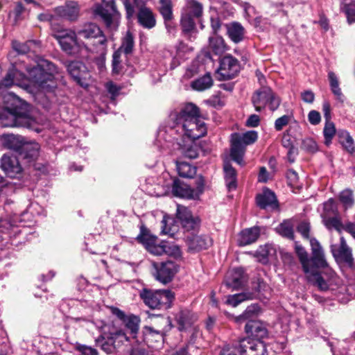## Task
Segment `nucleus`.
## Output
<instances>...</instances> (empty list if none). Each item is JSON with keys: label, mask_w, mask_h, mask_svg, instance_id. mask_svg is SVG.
<instances>
[{"label": "nucleus", "mask_w": 355, "mask_h": 355, "mask_svg": "<svg viewBox=\"0 0 355 355\" xmlns=\"http://www.w3.org/2000/svg\"><path fill=\"white\" fill-rule=\"evenodd\" d=\"M339 201L343 205L345 209L352 207L354 204L352 191L347 189L341 191L339 194Z\"/></svg>", "instance_id": "nucleus-40"}, {"label": "nucleus", "mask_w": 355, "mask_h": 355, "mask_svg": "<svg viewBox=\"0 0 355 355\" xmlns=\"http://www.w3.org/2000/svg\"><path fill=\"white\" fill-rule=\"evenodd\" d=\"M145 339L149 347L154 349H159L164 342L163 331L162 329H155L153 327L146 328Z\"/></svg>", "instance_id": "nucleus-20"}, {"label": "nucleus", "mask_w": 355, "mask_h": 355, "mask_svg": "<svg viewBox=\"0 0 355 355\" xmlns=\"http://www.w3.org/2000/svg\"><path fill=\"white\" fill-rule=\"evenodd\" d=\"M248 299H250L249 295H247L245 293H238L228 296L227 303L235 307L237 305H239L241 302Z\"/></svg>", "instance_id": "nucleus-50"}, {"label": "nucleus", "mask_w": 355, "mask_h": 355, "mask_svg": "<svg viewBox=\"0 0 355 355\" xmlns=\"http://www.w3.org/2000/svg\"><path fill=\"white\" fill-rule=\"evenodd\" d=\"M245 329L246 333L257 339L256 341L258 342H260L259 339L266 337L268 334V331L264 324L257 320H250L245 324ZM250 339L251 340V338ZM253 341L254 340H253Z\"/></svg>", "instance_id": "nucleus-19"}, {"label": "nucleus", "mask_w": 355, "mask_h": 355, "mask_svg": "<svg viewBox=\"0 0 355 355\" xmlns=\"http://www.w3.org/2000/svg\"><path fill=\"white\" fill-rule=\"evenodd\" d=\"M172 194L178 198L186 199H196L198 192L191 189L189 185L179 180H175L171 188Z\"/></svg>", "instance_id": "nucleus-17"}, {"label": "nucleus", "mask_w": 355, "mask_h": 355, "mask_svg": "<svg viewBox=\"0 0 355 355\" xmlns=\"http://www.w3.org/2000/svg\"><path fill=\"white\" fill-rule=\"evenodd\" d=\"M159 10L162 15L166 26L173 19L172 2L171 0H159Z\"/></svg>", "instance_id": "nucleus-36"}, {"label": "nucleus", "mask_w": 355, "mask_h": 355, "mask_svg": "<svg viewBox=\"0 0 355 355\" xmlns=\"http://www.w3.org/2000/svg\"><path fill=\"white\" fill-rule=\"evenodd\" d=\"M1 167L11 178L19 179L23 175V168L15 156L4 155L1 159Z\"/></svg>", "instance_id": "nucleus-15"}, {"label": "nucleus", "mask_w": 355, "mask_h": 355, "mask_svg": "<svg viewBox=\"0 0 355 355\" xmlns=\"http://www.w3.org/2000/svg\"><path fill=\"white\" fill-rule=\"evenodd\" d=\"M331 251L337 262L345 263L349 267L353 266L354 259L352 250L347 245L343 237L340 238L339 245H331Z\"/></svg>", "instance_id": "nucleus-16"}, {"label": "nucleus", "mask_w": 355, "mask_h": 355, "mask_svg": "<svg viewBox=\"0 0 355 355\" xmlns=\"http://www.w3.org/2000/svg\"><path fill=\"white\" fill-rule=\"evenodd\" d=\"M152 274L155 279L163 284L171 282L179 270V266L171 261L152 262Z\"/></svg>", "instance_id": "nucleus-11"}, {"label": "nucleus", "mask_w": 355, "mask_h": 355, "mask_svg": "<svg viewBox=\"0 0 355 355\" xmlns=\"http://www.w3.org/2000/svg\"><path fill=\"white\" fill-rule=\"evenodd\" d=\"M209 48L216 55L222 54L227 49L223 38L218 35L209 39Z\"/></svg>", "instance_id": "nucleus-35"}, {"label": "nucleus", "mask_w": 355, "mask_h": 355, "mask_svg": "<svg viewBox=\"0 0 355 355\" xmlns=\"http://www.w3.org/2000/svg\"><path fill=\"white\" fill-rule=\"evenodd\" d=\"M260 311L259 306L257 304H251L248 306L245 312L236 318V322H240L242 320H248L257 315Z\"/></svg>", "instance_id": "nucleus-45"}, {"label": "nucleus", "mask_w": 355, "mask_h": 355, "mask_svg": "<svg viewBox=\"0 0 355 355\" xmlns=\"http://www.w3.org/2000/svg\"><path fill=\"white\" fill-rule=\"evenodd\" d=\"M341 9L347 15L349 23L355 22V8L354 7L345 3Z\"/></svg>", "instance_id": "nucleus-55"}, {"label": "nucleus", "mask_w": 355, "mask_h": 355, "mask_svg": "<svg viewBox=\"0 0 355 355\" xmlns=\"http://www.w3.org/2000/svg\"><path fill=\"white\" fill-rule=\"evenodd\" d=\"M121 53L120 51H116L112 56V71L114 73H119L121 70Z\"/></svg>", "instance_id": "nucleus-52"}, {"label": "nucleus", "mask_w": 355, "mask_h": 355, "mask_svg": "<svg viewBox=\"0 0 355 355\" xmlns=\"http://www.w3.org/2000/svg\"><path fill=\"white\" fill-rule=\"evenodd\" d=\"M139 318L136 316H130L126 318L124 322L126 326L131 329L132 332H135L138 329Z\"/></svg>", "instance_id": "nucleus-57"}, {"label": "nucleus", "mask_w": 355, "mask_h": 355, "mask_svg": "<svg viewBox=\"0 0 355 355\" xmlns=\"http://www.w3.org/2000/svg\"><path fill=\"white\" fill-rule=\"evenodd\" d=\"M19 104L16 96L12 94L5 95L4 107L0 108V126H31L33 120L21 111Z\"/></svg>", "instance_id": "nucleus-3"}, {"label": "nucleus", "mask_w": 355, "mask_h": 355, "mask_svg": "<svg viewBox=\"0 0 355 355\" xmlns=\"http://www.w3.org/2000/svg\"><path fill=\"white\" fill-rule=\"evenodd\" d=\"M164 253L168 256L178 258L181 257V250L178 245L164 242Z\"/></svg>", "instance_id": "nucleus-48"}, {"label": "nucleus", "mask_w": 355, "mask_h": 355, "mask_svg": "<svg viewBox=\"0 0 355 355\" xmlns=\"http://www.w3.org/2000/svg\"><path fill=\"white\" fill-rule=\"evenodd\" d=\"M111 339L113 341V345L114 347H118L120 346L121 343L123 344L125 342L128 341V338L127 337L125 334L121 330L112 333Z\"/></svg>", "instance_id": "nucleus-49"}, {"label": "nucleus", "mask_w": 355, "mask_h": 355, "mask_svg": "<svg viewBox=\"0 0 355 355\" xmlns=\"http://www.w3.org/2000/svg\"><path fill=\"white\" fill-rule=\"evenodd\" d=\"M223 170L225 173L226 187L227 189L229 191L236 189L237 187L236 170L232 166V165L228 162H224Z\"/></svg>", "instance_id": "nucleus-30"}, {"label": "nucleus", "mask_w": 355, "mask_h": 355, "mask_svg": "<svg viewBox=\"0 0 355 355\" xmlns=\"http://www.w3.org/2000/svg\"><path fill=\"white\" fill-rule=\"evenodd\" d=\"M40 145L35 141H25L21 147V155L28 162L35 159L39 155Z\"/></svg>", "instance_id": "nucleus-25"}, {"label": "nucleus", "mask_w": 355, "mask_h": 355, "mask_svg": "<svg viewBox=\"0 0 355 355\" xmlns=\"http://www.w3.org/2000/svg\"><path fill=\"white\" fill-rule=\"evenodd\" d=\"M24 138L15 135H3L0 136V142L3 147L13 150H19L22 146Z\"/></svg>", "instance_id": "nucleus-27"}, {"label": "nucleus", "mask_w": 355, "mask_h": 355, "mask_svg": "<svg viewBox=\"0 0 355 355\" xmlns=\"http://www.w3.org/2000/svg\"><path fill=\"white\" fill-rule=\"evenodd\" d=\"M213 85V80L209 73L201 77V91L210 88Z\"/></svg>", "instance_id": "nucleus-59"}, {"label": "nucleus", "mask_w": 355, "mask_h": 355, "mask_svg": "<svg viewBox=\"0 0 355 355\" xmlns=\"http://www.w3.org/2000/svg\"><path fill=\"white\" fill-rule=\"evenodd\" d=\"M177 170L180 176L186 178H193L196 175L198 168L187 162H178Z\"/></svg>", "instance_id": "nucleus-34"}, {"label": "nucleus", "mask_w": 355, "mask_h": 355, "mask_svg": "<svg viewBox=\"0 0 355 355\" xmlns=\"http://www.w3.org/2000/svg\"><path fill=\"white\" fill-rule=\"evenodd\" d=\"M258 138V134L254 130L247 131L243 134L233 133L231 135L230 157L241 166H244L243 157L246 146L254 144Z\"/></svg>", "instance_id": "nucleus-6"}, {"label": "nucleus", "mask_w": 355, "mask_h": 355, "mask_svg": "<svg viewBox=\"0 0 355 355\" xmlns=\"http://www.w3.org/2000/svg\"><path fill=\"white\" fill-rule=\"evenodd\" d=\"M244 281L243 269L235 268L228 273L225 283L227 287L238 289L243 285Z\"/></svg>", "instance_id": "nucleus-26"}, {"label": "nucleus", "mask_w": 355, "mask_h": 355, "mask_svg": "<svg viewBox=\"0 0 355 355\" xmlns=\"http://www.w3.org/2000/svg\"><path fill=\"white\" fill-rule=\"evenodd\" d=\"M303 148L309 152L315 153L318 150L316 142L311 138H306L302 141Z\"/></svg>", "instance_id": "nucleus-54"}, {"label": "nucleus", "mask_w": 355, "mask_h": 355, "mask_svg": "<svg viewBox=\"0 0 355 355\" xmlns=\"http://www.w3.org/2000/svg\"><path fill=\"white\" fill-rule=\"evenodd\" d=\"M105 87L107 92L112 95V98H114L119 94L121 87L112 82H109L106 84Z\"/></svg>", "instance_id": "nucleus-62"}, {"label": "nucleus", "mask_w": 355, "mask_h": 355, "mask_svg": "<svg viewBox=\"0 0 355 355\" xmlns=\"http://www.w3.org/2000/svg\"><path fill=\"white\" fill-rule=\"evenodd\" d=\"M256 199L257 205L261 209L275 208L277 206L276 196L269 189H266L263 193L257 195Z\"/></svg>", "instance_id": "nucleus-24"}, {"label": "nucleus", "mask_w": 355, "mask_h": 355, "mask_svg": "<svg viewBox=\"0 0 355 355\" xmlns=\"http://www.w3.org/2000/svg\"><path fill=\"white\" fill-rule=\"evenodd\" d=\"M66 67L70 76L79 85L83 87L88 86L87 80L90 76L83 62L73 61L67 64Z\"/></svg>", "instance_id": "nucleus-14"}, {"label": "nucleus", "mask_w": 355, "mask_h": 355, "mask_svg": "<svg viewBox=\"0 0 355 355\" xmlns=\"http://www.w3.org/2000/svg\"><path fill=\"white\" fill-rule=\"evenodd\" d=\"M171 117L175 123L174 128H178L177 131L181 130L184 135L192 141L198 139L200 137L199 110L196 105L188 103L180 109L179 112L172 114Z\"/></svg>", "instance_id": "nucleus-2"}, {"label": "nucleus", "mask_w": 355, "mask_h": 355, "mask_svg": "<svg viewBox=\"0 0 355 355\" xmlns=\"http://www.w3.org/2000/svg\"><path fill=\"white\" fill-rule=\"evenodd\" d=\"M137 239L151 254L155 255L164 254V242H162L161 244H157V237L148 234H141L137 237Z\"/></svg>", "instance_id": "nucleus-18"}, {"label": "nucleus", "mask_w": 355, "mask_h": 355, "mask_svg": "<svg viewBox=\"0 0 355 355\" xmlns=\"http://www.w3.org/2000/svg\"><path fill=\"white\" fill-rule=\"evenodd\" d=\"M328 77L332 92L337 96L338 98H340L342 96V92L339 87L338 80L336 74L334 72L330 71L328 73Z\"/></svg>", "instance_id": "nucleus-46"}, {"label": "nucleus", "mask_w": 355, "mask_h": 355, "mask_svg": "<svg viewBox=\"0 0 355 355\" xmlns=\"http://www.w3.org/2000/svg\"><path fill=\"white\" fill-rule=\"evenodd\" d=\"M76 32L80 37H82L85 40L98 38V44L101 37H105L102 34V31L100 28L92 23L85 24L82 28L77 30Z\"/></svg>", "instance_id": "nucleus-22"}, {"label": "nucleus", "mask_w": 355, "mask_h": 355, "mask_svg": "<svg viewBox=\"0 0 355 355\" xmlns=\"http://www.w3.org/2000/svg\"><path fill=\"white\" fill-rule=\"evenodd\" d=\"M55 13L61 17L69 20L75 19L79 12L78 3L74 1H68L64 6L57 7L55 9Z\"/></svg>", "instance_id": "nucleus-21"}, {"label": "nucleus", "mask_w": 355, "mask_h": 355, "mask_svg": "<svg viewBox=\"0 0 355 355\" xmlns=\"http://www.w3.org/2000/svg\"><path fill=\"white\" fill-rule=\"evenodd\" d=\"M200 17V4L189 0L182 12L181 26L184 33H191L196 28V19Z\"/></svg>", "instance_id": "nucleus-12"}, {"label": "nucleus", "mask_w": 355, "mask_h": 355, "mask_svg": "<svg viewBox=\"0 0 355 355\" xmlns=\"http://www.w3.org/2000/svg\"><path fill=\"white\" fill-rule=\"evenodd\" d=\"M308 119L311 124L314 125H318L321 121L320 114L318 111L311 110L308 114Z\"/></svg>", "instance_id": "nucleus-61"}, {"label": "nucleus", "mask_w": 355, "mask_h": 355, "mask_svg": "<svg viewBox=\"0 0 355 355\" xmlns=\"http://www.w3.org/2000/svg\"><path fill=\"white\" fill-rule=\"evenodd\" d=\"M198 67H199V62L198 61H195L192 66L187 69L186 71L184 78L186 79H190L193 78L195 75H197L198 73Z\"/></svg>", "instance_id": "nucleus-56"}, {"label": "nucleus", "mask_w": 355, "mask_h": 355, "mask_svg": "<svg viewBox=\"0 0 355 355\" xmlns=\"http://www.w3.org/2000/svg\"><path fill=\"white\" fill-rule=\"evenodd\" d=\"M183 153L184 154L185 157L188 158H196L198 155V147L196 146H193V145H191L187 149H184L183 150Z\"/></svg>", "instance_id": "nucleus-63"}, {"label": "nucleus", "mask_w": 355, "mask_h": 355, "mask_svg": "<svg viewBox=\"0 0 355 355\" xmlns=\"http://www.w3.org/2000/svg\"><path fill=\"white\" fill-rule=\"evenodd\" d=\"M220 65L216 72L220 80H230L234 78L240 71V64L236 58L231 55L220 60Z\"/></svg>", "instance_id": "nucleus-13"}, {"label": "nucleus", "mask_w": 355, "mask_h": 355, "mask_svg": "<svg viewBox=\"0 0 355 355\" xmlns=\"http://www.w3.org/2000/svg\"><path fill=\"white\" fill-rule=\"evenodd\" d=\"M27 76L16 69H10L1 80L2 88H8L16 84L24 87L33 85L39 90L51 91L55 87L53 75L57 73V67L47 60H42L40 64L32 68H27Z\"/></svg>", "instance_id": "nucleus-1"}, {"label": "nucleus", "mask_w": 355, "mask_h": 355, "mask_svg": "<svg viewBox=\"0 0 355 355\" xmlns=\"http://www.w3.org/2000/svg\"><path fill=\"white\" fill-rule=\"evenodd\" d=\"M275 253L274 248L269 244L260 246L255 252L254 257L257 261L263 264H266L269 261V258Z\"/></svg>", "instance_id": "nucleus-32"}, {"label": "nucleus", "mask_w": 355, "mask_h": 355, "mask_svg": "<svg viewBox=\"0 0 355 355\" xmlns=\"http://www.w3.org/2000/svg\"><path fill=\"white\" fill-rule=\"evenodd\" d=\"M297 232L303 238L309 239L310 224L306 221L301 222L297 227Z\"/></svg>", "instance_id": "nucleus-53"}, {"label": "nucleus", "mask_w": 355, "mask_h": 355, "mask_svg": "<svg viewBox=\"0 0 355 355\" xmlns=\"http://www.w3.org/2000/svg\"><path fill=\"white\" fill-rule=\"evenodd\" d=\"M78 35L77 32L72 29H64L55 35V37L58 41L62 50L69 55H77L83 51L93 52L94 49L78 40Z\"/></svg>", "instance_id": "nucleus-7"}, {"label": "nucleus", "mask_w": 355, "mask_h": 355, "mask_svg": "<svg viewBox=\"0 0 355 355\" xmlns=\"http://www.w3.org/2000/svg\"><path fill=\"white\" fill-rule=\"evenodd\" d=\"M324 225L329 230L334 229L340 232L343 229V225L337 217L328 218L324 216Z\"/></svg>", "instance_id": "nucleus-47"}, {"label": "nucleus", "mask_w": 355, "mask_h": 355, "mask_svg": "<svg viewBox=\"0 0 355 355\" xmlns=\"http://www.w3.org/2000/svg\"><path fill=\"white\" fill-rule=\"evenodd\" d=\"M290 121V116L288 115H284L277 119L275 122V128L277 130L279 131L286 126Z\"/></svg>", "instance_id": "nucleus-58"}, {"label": "nucleus", "mask_w": 355, "mask_h": 355, "mask_svg": "<svg viewBox=\"0 0 355 355\" xmlns=\"http://www.w3.org/2000/svg\"><path fill=\"white\" fill-rule=\"evenodd\" d=\"M327 266H315V272L313 275L311 277H306L307 279L309 282H314L317 284V286L319 287L321 290H327L328 288V284L327 283L322 279V277L320 275L318 272V268H327Z\"/></svg>", "instance_id": "nucleus-42"}, {"label": "nucleus", "mask_w": 355, "mask_h": 355, "mask_svg": "<svg viewBox=\"0 0 355 355\" xmlns=\"http://www.w3.org/2000/svg\"><path fill=\"white\" fill-rule=\"evenodd\" d=\"M324 144L329 146L331 143V140L336 134V128L334 124L331 121H326L324 130Z\"/></svg>", "instance_id": "nucleus-44"}, {"label": "nucleus", "mask_w": 355, "mask_h": 355, "mask_svg": "<svg viewBox=\"0 0 355 355\" xmlns=\"http://www.w3.org/2000/svg\"><path fill=\"white\" fill-rule=\"evenodd\" d=\"M339 141L343 147L349 153L355 151L354 142L352 137L347 132H341L339 133Z\"/></svg>", "instance_id": "nucleus-38"}, {"label": "nucleus", "mask_w": 355, "mask_h": 355, "mask_svg": "<svg viewBox=\"0 0 355 355\" xmlns=\"http://www.w3.org/2000/svg\"><path fill=\"white\" fill-rule=\"evenodd\" d=\"M176 217L184 229L189 250L191 252H197L199 246L198 220L193 218L187 207L180 205H177Z\"/></svg>", "instance_id": "nucleus-5"}, {"label": "nucleus", "mask_w": 355, "mask_h": 355, "mask_svg": "<svg viewBox=\"0 0 355 355\" xmlns=\"http://www.w3.org/2000/svg\"><path fill=\"white\" fill-rule=\"evenodd\" d=\"M107 39L105 37H102L99 40V46L97 53H99V56L94 59V63L98 67L99 71H102L105 69V54L107 52Z\"/></svg>", "instance_id": "nucleus-33"}, {"label": "nucleus", "mask_w": 355, "mask_h": 355, "mask_svg": "<svg viewBox=\"0 0 355 355\" xmlns=\"http://www.w3.org/2000/svg\"><path fill=\"white\" fill-rule=\"evenodd\" d=\"M173 222V220L172 218H171L168 216H164L162 220V233L163 234L168 235L171 237H173L177 230L178 227L175 225H171L172 223Z\"/></svg>", "instance_id": "nucleus-39"}, {"label": "nucleus", "mask_w": 355, "mask_h": 355, "mask_svg": "<svg viewBox=\"0 0 355 355\" xmlns=\"http://www.w3.org/2000/svg\"><path fill=\"white\" fill-rule=\"evenodd\" d=\"M266 352L263 343L244 338L236 346L225 347L220 355H266Z\"/></svg>", "instance_id": "nucleus-9"}, {"label": "nucleus", "mask_w": 355, "mask_h": 355, "mask_svg": "<svg viewBox=\"0 0 355 355\" xmlns=\"http://www.w3.org/2000/svg\"><path fill=\"white\" fill-rule=\"evenodd\" d=\"M140 297L144 304L150 309H160L164 306L166 309L170 305L174 299V293L170 290H149L144 288L140 292Z\"/></svg>", "instance_id": "nucleus-8"}, {"label": "nucleus", "mask_w": 355, "mask_h": 355, "mask_svg": "<svg viewBox=\"0 0 355 355\" xmlns=\"http://www.w3.org/2000/svg\"><path fill=\"white\" fill-rule=\"evenodd\" d=\"M138 20L140 24L146 28L155 26V19L152 11L146 7L141 8L138 13Z\"/></svg>", "instance_id": "nucleus-31"}, {"label": "nucleus", "mask_w": 355, "mask_h": 355, "mask_svg": "<svg viewBox=\"0 0 355 355\" xmlns=\"http://www.w3.org/2000/svg\"><path fill=\"white\" fill-rule=\"evenodd\" d=\"M37 47V44L35 41H28L24 43H21L17 41L12 42V48L17 53L25 54L31 50L35 51Z\"/></svg>", "instance_id": "nucleus-37"}, {"label": "nucleus", "mask_w": 355, "mask_h": 355, "mask_svg": "<svg viewBox=\"0 0 355 355\" xmlns=\"http://www.w3.org/2000/svg\"><path fill=\"white\" fill-rule=\"evenodd\" d=\"M260 234L259 228L254 227L242 230L238 238L239 245H247L255 242Z\"/></svg>", "instance_id": "nucleus-23"}, {"label": "nucleus", "mask_w": 355, "mask_h": 355, "mask_svg": "<svg viewBox=\"0 0 355 355\" xmlns=\"http://www.w3.org/2000/svg\"><path fill=\"white\" fill-rule=\"evenodd\" d=\"M276 231L280 235L289 239L293 238V225L289 220H284L277 227Z\"/></svg>", "instance_id": "nucleus-41"}, {"label": "nucleus", "mask_w": 355, "mask_h": 355, "mask_svg": "<svg viewBox=\"0 0 355 355\" xmlns=\"http://www.w3.org/2000/svg\"><path fill=\"white\" fill-rule=\"evenodd\" d=\"M227 34L234 43H239L243 40L245 34L244 28L238 22H232L225 24Z\"/></svg>", "instance_id": "nucleus-28"}, {"label": "nucleus", "mask_w": 355, "mask_h": 355, "mask_svg": "<svg viewBox=\"0 0 355 355\" xmlns=\"http://www.w3.org/2000/svg\"><path fill=\"white\" fill-rule=\"evenodd\" d=\"M128 355H152L143 344L137 343L132 345Z\"/></svg>", "instance_id": "nucleus-51"}, {"label": "nucleus", "mask_w": 355, "mask_h": 355, "mask_svg": "<svg viewBox=\"0 0 355 355\" xmlns=\"http://www.w3.org/2000/svg\"><path fill=\"white\" fill-rule=\"evenodd\" d=\"M98 12L108 24L112 17L117 14L114 0H103L102 6L99 8Z\"/></svg>", "instance_id": "nucleus-29"}, {"label": "nucleus", "mask_w": 355, "mask_h": 355, "mask_svg": "<svg viewBox=\"0 0 355 355\" xmlns=\"http://www.w3.org/2000/svg\"><path fill=\"white\" fill-rule=\"evenodd\" d=\"M205 103L214 107H222L223 105V103L219 96V93L214 95L209 99L205 101Z\"/></svg>", "instance_id": "nucleus-60"}, {"label": "nucleus", "mask_w": 355, "mask_h": 355, "mask_svg": "<svg viewBox=\"0 0 355 355\" xmlns=\"http://www.w3.org/2000/svg\"><path fill=\"white\" fill-rule=\"evenodd\" d=\"M312 257L311 259L306 250L295 243V250L306 277H311L315 272V266H327L323 249L315 239H310Z\"/></svg>", "instance_id": "nucleus-4"}, {"label": "nucleus", "mask_w": 355, "mask_h": 355, "mask_svg": "<svg viewBox=\"0 0 355 355\" xmlns=\"http://www.w3.org/2000/svg\"><path fill=\"white\" fill-rule=\"evenodd\" d=\"M256 111L261 112L267 105L272 111L277 110L280 105V99L268 87H261L252 97Z\"/></svg>", "instance_id": "nucleus-10"}, {"label": "nucleus", "mask_w": 355, "mask_h": 355, "mask_svg": "<svg viewBox=\"0 0 355 355\" xmlns=\"http://www.w3.org/2000/svg\"><path fill=\"white\" fill-rule=\"evenodd\" d=\"M134 47V39L132 35L128 31L125 36L123 37L122 44L117 51L123 52L125 54H129L132 52Z\"/></svg>", "instance_id": "nucleus-43"}, {"label": "nucleus", "mask_w": 355, "mask_h": 355, "mask_svg": "<svg viewBox=\"0 0 355 355\" xmlns=\"http://www.w3.org/2000/svg\"><path fill=\"white\" fill-rule=\"evenodd\" d=\"M24 8L21 3H17L14 10L10 13V16L14 17L15 21L17 22L21 19V14L24 12Z\"/></svg>", "instance_id": "nucleus-64"}]
</instances>
